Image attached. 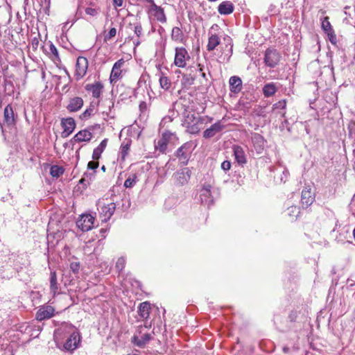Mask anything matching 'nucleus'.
<instances>
[{"label":"nucleus","instance_id":"1","mask_svg":"<svg viewBox=\"0 0 355 355\" xmlns=\"http://www.w3.org/2000/svg\"><path fill=\"white\" fill-rule=\"evenodd\" d=\"M55 334L59 336L65 334H69V337L63 345V350L73 352L79 347L81 336L73 325L64 323L55 331Z\"/></svg>","mask_w":355,"mask_h":355},{"label":"nucleus","instance_id":"2","mask_svg":"<svg viewBox=\"0 0 355 355\" xmlns=\"http://www.w3.org/2000/svg\"><path fill=\"white\" fill-rule=\"evenodd\" d=\"M184 117L182 125L186 128L187 132L192 135L198 134L200 131L204 119L187 110L184 112Z\"/></svg>","mask_w":355,"mask_h":355},{"label":"nucleus","instance_id":"3","mask_svg":"<svg viewBox=\"0 0 355 355\" xmlns=\"http://www.w3.org/2000/svg\"><path fill=\"white\" fill-rule=\"evenodd\" d=\"M149 328L147 324H144V326L140 325L137 327L136 333L132 337L131 342L135 346L143 348L152 339L153 336L149 333H142L143 327Z\"/></svg>","mask_w":355,"mask_h":355},{"label":"nucleus","instance_id":"4","mask_svg":"<svg viewBox=\"0 0 355 355\" xmlns=\"http://www.w3.org/2000/svg\"><path fill=\"white\" fill-rule=\"evenodd\" d=\"M192 152V143L188 141L179 147L175 153V157L182 165H187Z\"/></svg>","mask_w":355,"mask_h":355},{"label":"nucleus","instance_id":"5","mask_svg":"<svg viewBox=\"0 0 355 355\" xmlns=\"http://www.w3.org/2000/svg\"><path fill=\"white\" fill-rule=\"evenodd\" d=\"M190 55L184 47H176L175 49L174 64L180 68L187 66V62L190 60Z\"/></svg>","mask_w":355,"mask_h":355},{"label":"nucleus","instance_id":"6","mask_svg":"<svg viewBox=\"0 0 355 355\" xmlns=\"http://www.w3.org/2000/svg\"><path fill=\"white\" fill-rule=\"evenodd\" d=\"M280 53L274 49H267L264 55V63L270 68L277 67L281 60Z\"/></svg>","mask_w":355,"mask_h":355},{"label":"nucleus","instance_id":"7","mask_svg":"<svg viewBox=\"0 0 355 355\" xmlns=\"http://www.w3.org/2000/svg\"><path fill=\"white\" fill-rule=\"evenodd\" d=\"M17 115L15 114L12 107L9 104L6 106L3 111V122H0V125L6 127H12L16 124Z\"/></svg>","mask_w":355,"mask_h":355},{"label":"nucleus","instance_id":"8","mask_svg":"<svg viewBox=\"0 0 355 355\" xmlns=\"http://www.w3.org/2000/svg\"><path fill=\"white\" fill-rule=\"evenodd\" d=\"M88 60L85 57L79 56L76 60L74 76L77 80L83 78L88 69Z\"/></svg>","mask_w":355,"mask_h":355},{"label":"nucleus","instance_id":"9","mask_svg":"<svg viewBox=\"0 0 355 355\" xmlns=\"http://www.w3.org/2000/svg\"><path fill=\"white\" fill-rule=\"evenodd\" d=\"M94 220L91 214H82L76 221V225L83 232H87L94 227Z\"/></svg>","mask_w":355,"mask_h":355},{"label":"nucleus","instance_id":"10","mask_svg":"<svg viewBox=\"0 0 355 355\" xmlns=\"http://www.w3.org/2000/svg\"><path fill=\"white\" fill-rule=\"evenodd\" d=\"M116 204L114 202H110L101 206L99 213L101 220L103 222L108 221L114 214Z\"/></svg>","mask_w":355,"mask_h":355},{"label":"nucleus","instance_id":"11","mask_svg":"<svg viewBox=\"0 0 355 355\" xmlns=\"http://www.w3.org/2000/svg\"><path fill=\"white\" fill-rule=\"evenodd\" d=\"M124 64L125 60L123 58L119 59L114 64L110 76V81L111 83H116L122 77L121 68L123 67Z\"/></svg>","mask_w":355,"mask_h":355},{"label":"nucleus","instance_id":"12","mask_svg":"<svg viewBox=\"0 0 355 355\" xmlns=\"http://www.w3.org/2000/svg\"><path fill=\"white\" fill-rule=\"evenodd\" d=\"M55 309L49 305L41 306L36 313L35 318L38 321L50 319L54 315Z\"/></svg>","mask_w":355,"mask_h":355},{"label":"nucleus","instance_id":"13","mask_svg":"<svg viewBox=\"0 0 355 355\" xmlns=\"http://www.w3.org/2000/svg\"><path fill=\"white\" fill-rule=\"evenodd\" d=\"M61 125L63 128L62 137H69L76 128V122L72 117H67L61 120Z\"/></svg>","mask_w":355,"mask_h":355},{"label":"nucleus","instance_id":"14","mask_svg":"<svg viewBox=\"0 0 355 355\" xmlns=\"http://www.w3.org/2000/svg\"><path fill=\"white\" fill-rule=\"evenodd\" d=\"M211 189V186L210 184H204L200 192V198L202 203L207 207L211 206L214 203Z\"/></svg>","mask_w":355,"mask_h":355},{"label":"nucleus","instance_id":"15","mask_svg":"<svg viewBox=\"0 0 355 355\" xmlns=\"http://www.w3.org/2000/svg\"><path fill=\"white\" fill-rule=\"evenodd\" d=\"M191 170L189 168L177 171L173 175L175 183L179 185L186 184L191 178Z\"/></svg>","mask_w":355,"mask_h":355},{"label":"nucleus","instance_id":"16","mask_svg":"<svg viewBox=\"0 0 355 355\" xmlns=\"http://www.w3.org/2000/svg\"><path fill=\"white\" fill-rule=\"evenodd\" d=\"M84 101L81 97L74 96L69 98L66 109L69 112H76L79 111L83 106Z\"/></svg>","mask_w":355,"mask_h":355},{"label":"nucleus","instance_id":"17","mask_svg":"<svg viewBox=\"0 0 355 355\" xmlns=\"http://www.w3.org/2000/svg\"><path fill=\"white\" fill-rule=\"evenodd\" d=\"M315 200V196L311 188H305L302 191L301 203L304 208L309 207Z\"/></svg>","mask_w":355,"mask_h":355},{"label":"nucleus","instance_id":"18","mask_svg":"<svg viewBox=\"0 0 355 355\" xmlns=\"http://www.w3.org/2000/svg\"><path fill=\"white\" fill-rule=\"evenodd\" d=\"M235 160L239 165H244L247 162V157L243 148L238 145H234L232 147Z\"/></svg>","mask_w":355,"mask_h":355},{"label":"nucleus","instance_id":"19","mask_svg":"<svg viewBox=\"0 0 355 355\" xmlns=\"http://www.w3.org/2000/svg\"><path fill=\"white\" fill-rule=\"evenodd\" d=\"M148 13L154 16L158 21L162 24L166 22V17L162 7L153 6V8H148Z\"/></svg>","mask_w":355,"mask_h":355},{"label":"nucleus","instance_id":"20","mask_svg":"<svg viewBox=\"0 0 355 355\" xmlns=\"http://www.w3.org/2000/svg\"><path fill=\"white\" fill-rule=\"evenodd\" d=\"M252 142L257 153H261L264 149L265 140L260 134L254 133L252 136Z\"/></svg>","mask_w":355,"mask_h":355},{"label":"nucleus","instance_id":"21","mask_svg":"<svg viewBox=\"0 0 355 355\" xmlns=\"http://www.w3.org/2000/svg\"><path fill=\"white\" fill-rule=\"evenodd\" d=\"M229 84L230 90L234 94H238L243 88L242 80L240 77L236 76L230 77Z\"/></svg>","mask_w":355,"mask_h":355},{"label":"nucleus","instance_id":"22","mask_svg":"<svg viewBox=\"0 0 355 355\" xmlns=\"http://www.w3.org/2000/svg\"><path fill=\"white\" fill-rule=\"evenodd\" d=\"M150 304L148 302H144L140 303L138 306V314L140 318L144 320H147L150 313Z\"/></svg>","mask_w":355,"mask_h":355},{"label":"nucleus","instance_id":"23","mask_svg":"<svg viewBox=\"0 0 355 355\" xmlns=\"http://www.w3.org/2000/svg\"><path fill=\"white\" fill-rule=\"evenodd\" d=\"M103 85L100 82H96L94 84H88L86 85L85 89L89 91L92 94V96L94 98H99L102 93Z\"/></svg>","mask_w":355,"mask_h":355},{"label":"nucleus","instance_id":"24","mask_svg":"<svg viewBox=\"0 0 355 355\" xmlns=\"http://www.w3.org/2000/svg\"><path fill=\"white\" fill-rule=\"evenodd\" d=\"M92 138V133L87 130H80L78 133H76L73 139L76 142H83V141H89Z\"/></svg>","mask_w":355,"mask_h":355},{"label":"nucleus","instance_id":"25","mask_svg":"<svg viewBox=\"0 0 355 355\" xmlns=\"http://www.w3.org/2000/svg\"><path fill=\"white\" fill-rule=\"evenodd\" d=\"M234 5L230 1H223L218 6V11L220 15H227L233 12Z\"/></svg>","mask_w":355,"mask_h":355},{"label":"nucleus","instance_id":"26","mask_svg":"<svg viewBox=\"0 0 355 355\" xmlns=\"http://www.w3.org/2000/svg\"><path fill=\"white\" fill-rule=\"evenodd\" d=\"M171 38L173 41L179 43H184L185 42L184 34L182 29L178 26H175L172 28Z\"/></svg>","mask_w":355,"mask_h":355},{"label":"nucleus","instance_id":"27","mask_svg":"<svg viewBox=\"0 0 355 355\" xmlns=\"http://www.w3.org/2000/svg\"><path fill=\"white\" fill-rule=\"evenodd\" d=\"M277 90L276 83L272 82L266 84L262 88L263 94L266 98L274 96Z\"/></svg>","mask_w":355,"mask_h":355},{"label":"nucleus","instance_id":"28","mask_svg":"<svg viewBox=\"0 0 355 355\" xmlns=\"http://www.w3.org/2000/svg\"><path fill=\"white\" fill-rule=\"evenodd\" d=\"M220 42V37L216 34L209 33L207 49L208 51H214Z\"/></svg>","mask_w":355,"mask_h":355},{"label":"nucleus","instance_id":"29","mask_svg":"<svg viewBox=\"0 0 355 355\" xmlns=\"http://www.w3.org/2000/svg\"><path fill=\"white\" fill-rule=\"evenodd\" d=\"M107 143V139H104L100 144L94 149L93 153H92V159L94 160H98L101 157L102 153L104 151V150L106 148Z\"/></svg>","mask_w":355,"mask_h":355},{"label":"nucleus","instance_id":"30","mask_svg":"<svg viewBox=\"0 0 355 355\" xmlns=\"http://www.w3.org/2000/svg\"><path fill=\"white\" fill-rule=\"evenodd\" d=\"M132 141L130 139H125L121 144L120 153L121 157L123 161L125 159L126 156L128 154Z\"/></svg>","mask_w":355,"mask_h":355},{"label":"nucleus","instance_id":"31","mask_svg":"<svg viewBox=\"0 0 355 355\" xmlns=\"http://www.w3.org/2000/svg\"><path fill=\"white\" fill-rule=\"evenodd\" d=\"M159 85L162 89L167 91L171 87V81L163 72H160L159 78Z\"/></svg>","mask_w":355,"mask_h":355},{"label":"nucleus","instance_id":"32","mask_svg":"<svg viewBox=\"0 0 355 355\" xmlns=\"http://www.w3.org/2000/svg\"><path fill=\"white\" fill-rule=\"evenodd\" d=\"M166 135L164 137H161L155 143V148L156 150H159L162 154H166L168 144L165 139Z\"/></svg>","mask_w":355,"mask_h":355},{"label":"nucleus","instance_id":"33","mask_svg":"<svg viewBox=\"0 0 355 355\" xmlns=\"http://www.w3.org/2000/svg\"><path fill=\"white\" fill-rule=\"evenodd\" d=\"M286 104H287V102H286V100H285V99L279 101L278 102L273 104L272 110H274V111L275 110H280L279 112V114L282 117H285V115H286L285 110L286 107Z\"/></svg>","mask_w":355,"mask_h":355},{"label":"nucleus","instance_id":"34","mask_svg":"<svg viewBox=\"0 0 355 355\" xmlns=\"http://www.w3.org/2000/svg\"><path fill=\"white\" fill-rule=\"evenodd\" d=\"M50 289L55 295L58 290V284L57 282V275L55 271H51L50 273Z\"/></svg>","mask_w":355,"mask_h":355},{"label":"nucleus","instance_id":"35","mask_svg":"<svg viewBox=\"0 0 355 355\" xmlns=\"http://www.w3.org/2000/svg\"><path fill=\"white\" fill-rule=\"evenodd\" d=\"M47 53L55 62H60V58L58 54V49L55 47V46L51 42H50L49 51H47Z\"/></svg>","mask_w":355,"mask_h":355},{"label":"nucleus","instance_id":"36","mask_svg":"<svg viewBox=\"0 0 355 355\" xmlns=\"http://www.w3.org/2000/svg\"><path fill=\"white\" fill-rule=\"evenodd\" d=\"M96 106L94 104L91 103L89 106L83 112L80 116L79 118L81 120H86L89 119L91 116L94 114Z\"/></svg>","mask_w":355,"mask_h":355},{"label":"nucleus","instance_id":"37","mask_svg":"<svg viewBox=\"0 0 355 355\" xmlns=\"http://www.w3.org/2000/svg\"><path fill=\"white\" fill-rule=\"evenodd\" d=\"M64 172V168L58 165H53L50 169V174L53 178H59Z\"/></svg>","mask_w":355,"mask_h":355},{"label":"nucleus","instance_id":"38","mask_svg":"<svg viewBox=\"0 0 355 355\" xmlns=\"http://www.w3.org/2000/svg\"><path fill=\"white\" fill-rule=\"evenodd\" d=\"M137 182V176L135 173L129 176L124 182V187L125 188H132Z\"/></svg>","mask_w":355,"mask_h":355},{"label":"nucleus","instance_id":"39","mask_svg":"<svg viewBox=\"0 0 355 355\" xmlns=\"http://www.w3.org/2000/svg\"><path fill=\"white\" fill-rule=\"evenodd\" d=\"M286 213L292 218H296L300 214L299 208L297 206H291L287 209Z\"/></svg>","mask_w":355,"mask_h":355},{"label":"nucleus","instance_id":"40","mask_svg":"<svg viewBox=\"0 0 355 355\" xmlns=\"http://www.w3.org/2000/svg\"><path fill=\"white\" fill-rule=\"evenodd\" d=\"M85 11L87 15L96 17L99 14L101 9L99 7H87Z\"/></svg>","mask_w":355,"mask_h":355},{"label":"nucleus","instance_id":"41","mask_svg":"<svg viewBox=\"0 0 355 355\" xmlns=\"http://www.w3.org/2000/svg\"><path fill=\"white\" fill-rule=\"evenodd\" d=\"M125 266V259L124 257H121L118 259L116 263V269L120 272L123 270Z\"/></svg>","mask_w":355,"mask_h":355},{"label":"nucleus","instance_id":"42","mask_svg":"<svg viewBox=\"0 0 355 355\" xmlns=\"http://www.w3.org/2000/svg\"><path fill=\"white\" fill-rule=\"evenodd\" d=\"M322 28L327 33L329 32H333L331 24L327 18H325L322 22Z\"/></svg>","mask_w":355,"mask_h":355},{"label":"nucleus","instance_id":"43","mask_svg":"<svg viewBox=\"0 0 355 355\" xmlns=\"http://www.w3.org/2000/svg\"><path fill=\"white\" fill-rule=\"evenodd\" d=\"M166 135L165 139L167 141V144H168L169 141L173 139H177L176 135L175 133H173L170 131H165L162 133L161 137H164V136Z\"/></svg>","mask_w":355,"mask_h":355},{"label":"nucleus","instance_id":"44","mask_svg":"<svg viewBox=\"0 0 355 355\" xmlns=\"http://www.w3.org/2000/svg\"><path fill=\"white\" fill-rule=\"evenodd\" d=\"M116 29L115 28H112L107 34H106L104 37V40L106 42L107 40H111L114 37L116 36Z\"/></svg>","mask_w":355,"mask_h":355},{"label":"nucleus","instance_id":"45","mask_svg":"<svg viewBox=\"0 0 355 355\" xmlns=\"http://www.w3.org/2000/svg\"><path fill=\"white\" fill-rule=\"evenodd\" d=\"M216 134V132H215L213 128L210 127L204 131L203 137L207 139L211 138L213 137Z\"/></svg>","mask_w":355,"mask_h":355},{"label":"nucleus","instance_id":"46","mask_svg":"<svg viewBox=\"0 0 355 355\" xmlns=\"http://www.w3.org/2000/svg\"><path fill=\"white\" fill-rule=\"evenodd\" d=\"M134 32L138 37L142 35L143 28L141 24L137 23L135 24Z\"/></svg>","mask_w":355,"mask_h":355},{"label":"nucleus","instance_id":"47","mask_svg":"<svg viewBox=\"0 0 355 355\" xmlns=\"http://www.w3.org/2000/svg\"><path fill=\"white\" fill-rule=\"evenodd\" d=\"M211 128H212L215 132L217 133L221 131L223 129L224 126L221 124L220 121H217L213 125H211Z\"/></svg>","mask_w":355,"mask_h":355},{"label":"nucleus","instance_id":"48","mask_svg":"<svg viewBox=\"0 0 355 355\" xmlns=\"http://www.w3.org/2000/svg\"><path fill=\"white\" fill-rule=\"evenodd\" d=\"M98 166L99 163L98 160L90 161L87 164V168L90 170H95L98 167Z\"/></svg>","mask_w":355,"mask_h":355},{"label":"nucleus","instance_id":"49","mask_svg":"<svg viewBox=\"0 0 355 355\" xmlns=\"http://www.w3.org/2000/svg\"><path fill=\"white\" fill-rule=\"evenodd\" d=\"M70 268L73 273H78L80 268V263L78 262H72L70 264Z\"/></svg>","mask_w":355,"mask_h":355},{"label":"nucleus","instance_id":"50","mask_svg":"<svg viewBox=\"0 0 355 355\" xmlns=\"http://www.w3.org/2000/svg\"><path fill=\"white\" fill-rule=\"evenodd\" d=\"M297 312L296 311H291L288 315V319L290 322H294L296 321V319L297 318Z\"/></svg>","mask_w":355,"mask_h":355},{"label":"nucleus","instance_id":"51","mask_svg":"<svg viewBox=\"0 0 355 355\" xmlns=\"http://www.w3.org/2000/svg\"><path fill=\"white\" fill-rule=\"evenodd\" d=\"M230 168H231V162L230 161L225 160L224 162H222L221 168L223 171H227L230 170Z\"/></svg>","mask_w":355,"mask_h":355},{"label":"nucleus","instance_id":"52","mask_svg":"<svg viewBox=\"0 0 355 355\" xmlns=\"http://www.w3.org/2000/svg\"><path fill=\"white\" fill-rule=\"evenodd\" d=\"M328 34V36H329V41L331 42V43L332 44H336V35L334 34V32H329L327 33Z\"/></svg>","mask_w":355,"mask_h":355},{"label":"nucleus","instance_id":"53","mask_svg":"<svg viewBox=\"0 0 355 355\" xmlns=\"http://www.w3.org/2000/svg\"><path fill=\"white\" fill-rule=\"evenodd\" d=\"M139 110L141 112H144L147 109V104L145 101H141L139 103Z\"/></svg>","mask_w":355,"mask_h":355},{"label":"nucleus","instance_id":"54","mask_svg":"<svg viewBox=\"0 0 355 355\" xmlns=\"http://www.w3.org/2000/svg\"><path fill=\"white\" fill-rule=\"evenodd\" d=\"M123 3V0H113V5L115 8L121 7Z\"/></svg>","mask_w":355,"mask_h":355},{"label":"nucleus","instance_id":"55","mask_svg":"<svg viewBox=\"0 0 355 355\" xmlns=\"http://www.w3.org/2000/svg\"><path fill=\"white\" fill-rule=\"evenodd\" d=\"M38 45H39V40L37 38H34L32 41L33 49H37Z\"/></svg>","mask_w":355,"mask_h":355},{"label":"nucleus","instance_id":"56","mask_svg":"<svg viewBox=\"0 0 355 355\" xmlns=\"http://www.w3.org/2000/svg\"><path fill=\"white\" fill-rule=\"evenodd\" d=\"M282 173H283V175L284 177L281 178V180L285 182L289 175V173H288V171L286 169H284Z\"/></svg>","mask_w":355,"mask_h":355},{"label":"nucleus","instance_id":"57","mask_svg":"<svg viewBox=\"0 0 355 355\" xmlns=\"http://www.w3.org/2000/svg\"><path fill=\"white\" fill-rule=\"evenodd\" d=\"M224 40H227L228 44H230L231 46L230 51V53L232 54V46H233V45L232 44V39L230 37L227 36V38L225 37Z\"/></svg>","mask_w":355,"mask_h":355},{"label":"nucleus","instance_id":"58","mask_svg":"<svg viewBox=\"0 0 355 355\" xmlns=\"http://www.w3.org/2000/svg\"><path fill=\"white\" fill-rule=\"evenodd\" d=\"M107 102V105H108V108H109V112H110L111 108L114 107V103L112 100H108Z\"/></svg>","mask_w":355,"mask_h":355},{"label":"nucleus","instance_id":"59","mask_svg":"<svg viewBox=\"0 0 355 355\" xmlns=\"http://www.w3.org/2000/svg\"><path fill=\"white\" fill-rule=\"evenodd\" d=\"M143 1H145V2H147L148 3H150V7L149 8H153V6H157V5L155 3V1L154 0H143Z\"/></svg>","mask_w":355,"mask_h":355},{"label":"nucleus","instance_id":"60","mask_svg":"<svg viewBox=\"0 0 355 355\" xmlns=\"http://www.w3.org/2000/svg\"><path fill=\"white\" fill-rule=\"evenodd\" d=\"M198 71H199L200 72H201V73H202V72H204V71H203V70H204V66H203V65H202L201 64H198Z\"/></svg>","mask_w":355,"mask_h":355},{"label":"nucleus","instance_id":"61","mask_svg":"<svg viewBox=\"0 0 355 355\" xmlns=\"http://www.w3.org/2000/svg\"><path fill=\"white\" fill-rule=\"evenodd\" d=\"M127 355H140V354H139V351L138 350H135L134 352H132V353L128 354Z\"/></svg>","mask_w":355,"mask_h":355},{"label":"nucleus","instance_id":"62","mask_svg":"<svg viewBox=\"0 0 355 355\" xmlns=\"http://www.w3.org/2000/svg\"><path fill=\"white\" fill-rule=\"evenodd\" d=\"M201 76H202L203 78H205V79H206V80H207V76H206V73H205V72H202V73H201Z\"/></svg>","mask_w":355,"mask_h":355},{"label":"nucleus","instance_id":"63","mask_svg":"<svg viewBox=\"0 0 355 355\" xmlns=\"http://www.w3.org/2000/svg\"><path fill=\"white\" fill-rule=\"evenodd\" d=\"M135 45L136 46H138L139 44H140V41L139 40H137L135 42Z\"/></svg>","mask_w":355,"mask_h":355},{"label":"nucleus","instance_id":"64","mask_svg":"<svg viewBox=\"0 0 355 355\" xmlns=\"http://www.w3.org/2000/svg\"><path fill=\"white\" fill-rule=\"evenodd\" d=\"M349 8H350V7H349V6H345V14H347V9H349Z\"/></svg>","mask_w":355,"mask_h":355}]
</instances>
